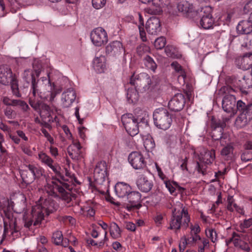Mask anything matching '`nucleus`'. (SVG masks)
<instances>
[{
    "label": "nucleus",
    "instance_id": "obj_1",
    "mask_svg": "<svg viewBox=\"0 0 252 252\" xmlns=\"http://www.w3.org/2000/svg\"><path fill=\"white\" fill-rule=\"evenodd\" d=\"M56 177L46 178V184L44 187V191L49 196L47 198L41 197L36 205L32 207L31 217H24L25 226L30 228L32 224L39 226L45 217L53 212L58 208L52 197L60 198L68 202L70 199V193L66 191L67 184L63 183L59 178H62L61 174Z\"/></svg>",
    "mask_w": 252,
    "mask_h": 252
},
{
    "label": "nucleus",
    "instance_id": "obj_2",
    "mask_svg": "<svg viewBox=\"0 0 252 252\" xmlns=\"http://www.w3.org/2000/svg\"><path fill=\"white\" fill-rule=\"evenodd\" d=\"M23 77L27 82L32 80L30 92L34 98H40L52 102L56 95L62 91L61 87L51 83L49 74L46 76L41 77L36 81L32 71L31 69H26L23 73Z\"/></svg>",
    "mask_w": 252,
    "mask_h": 252
},
{
    "label": "nucleus",
    "instance_id": "obj_3",
    "mask_svg": "<svg viewBox=\"0 0 252 252\" xmlns=\"http://www.w3.org/2000/svg\"><path fill=\"white\" fill-rule=\"evenodd\" d=\"M15 202L12 201V198L8 199H3L0 200V210H2L4 214L3 218L4 231L6 233L9 231L11 234L18 231L16 226V219L14 216L12 211L20 213V210L14 209L15 205H18L20 203L22 206V209H24L26 206V197L21 193H16Z\"/></svg>",
    "mask_w": 252,
    "mask_h": 252
},
{
    "label": "nucleus",
    "instance_id": "obj_4",
    "mask_svg": "<svg viewBox=\"0 0 252 252\" xmlns=\"http://www.w3.org/2000/svg\"><path fill=\"white\" fill-rule=\"evenodd\" d=\"M140 115H137L136 118L131 114H124L122 116V122L127 132L133 136L139 133L138 124L143 123L148 124V115L146 112L140 110Z\"/></svg>",
    "mask_w": 252,
    "mask_h": 252
},
{
    "label": "nucleus",
    "instance_id": "obj_5",
    "mask_svg": "<svg viewBox=\"0 0 252 252\" xmlns=\"http://www.w3.org/2000/svg\"><path fill=\"white\" fill-rule=\"evenodd\" d=\"M198 246V252H204L205 249L208 248L209 241L206 238H201L199 235H184L180 239L179 249L181 252H183L187 246L194 247Z\"/></svg>",
    "mask_w": 252,
    "mask_h": 252
},
{
    "label": "nucleus",
    "instance_id": "obj_6",
    "mask_svg": "<svg viewBox=\"0 0 252 252\" xmlns=\"http://www.w3.org/2000/svg\"><path fill=\"white\" fill-rule=\"evenodd\" d=\"M0 83L5 86L10 84L13 94L18 97L21 96L19 92L17 76L7 65L0 66Z\"/></svg>",
    "mask_w": 252,
    "mask_h": 252
},
{
    "label": "nucleus",
    "instance_id": "obj_7",
    "mask_svg": "<svg viewBox=\"0 0 252 252\" xmlns=\"http://www.w3.org/2000/svg\"><path fill=\"white\" fill-rule=\"evenodd\" d=\"M234 91L229 86H223L219 90V94L224 95L222 100V109L230 115H234L236 113V98L232 94Z\"/></svg>",
    "mask_w": 252,
    "mask_h": 252
},
{
    "label": "nucleus",
    "instance_id": "obj_8",
    "mask_svg": "<svg viewBox=\"0 0 252 252\" xmlns=\"http://www.w3.org/2000/svg\"><path fill=\"white\" fill-rule=\"evenodd\" d=\"M155 125L159 129L166 130L172 123V115L165 108H160L155 110L153 113Z\"/></svg>",
    "mask_w": 252,
    "mask_h": 252
},
{
    "label": "nucleus",
    "instance_id": "obj_9",
    "mask_svg": "<svg viewBox=\"0 0 252 252\" xmlns=\"http://www.w3.org/2000/svg\"><path fill=\"white\" fill-rule=\"evenodd\" d=\"M30 104L34 109L39 113L41 117L46 121L50 122L55 115L56 110L54 108L46 104L39 103L38 101L32 100L31 97L30 98Z\"/></svg>",
    "mask_w": 252,
    "mask_h": 252
},
{
    "label": "nucleus",
    "instance_id": "obj_10",
    "mask_svg": "<svg viewBox=\"0 0 252 252\" xmlns=\"http://www.w3.org/2000/svg\"><path fill=\"white\" fill-rule=\"evenodd\" d=\"M244 12L250 13L247 20L241 21L237 27V31L242 34H249L252 32V0L248 1L244 6Z\"/></svg>",
    "mask_w": 252,
    "mask_h": 252
},
{
    "label": "nucleus",
    "instance_id": "obj_11",
    "mask_svg": "<svg viewBox=\"0 0 252 252\" xmlns=\"http://www.w3.org/2000/svg\"><path fill=\"white\" fill-rule=\"evenodd\" d=\"M178 214L176 212V209H175L174 211L173 212V217L170 223L169 228L171 229H179L181 225V220L183 218H184L183 225L186 227L188 226L189 222L190 221L187 210L185 208H183L181 212H178Z\"/></svg>",
    "mask_w": 252,
    "mask_h": 252
},
{
    "label": "nucleus",
    "instance_id": "obj_12",
    "mask_svg": "<svg viewBox=\"0 0 252 252\" xmlns=\"http://www.w3.org/2000/svg\"><path fill=\"white\" fill-rule=\"evenodd\" d=\"M91 39L93 44L100 47L108 41V35L106 31L101 27L94 29L91 32Z\"/></svg>",
    "mask_w": 252,
    "mask_h": 252
},
{
    "label": "nucleus",
    "instance_id": "obj_13",
    "mask_svg": "<svg viewBox=\"0 0 252 252\" xmlns=\"http://www.w3.org/2000/svg\"><path fill=\"white\" fill-rule=\"evenodd\" d=\"M128 160L131 166L136 170L144 169L146 167L145 158L139 152H131L128 156Z\"/></svg>",
    "mask_w": 252,
    "mask_h": 252
},
{
    "label": "nucleus",
    "instance_id": "obj_14",
    "mask_svg": "<svg viewBox=\"0 0 252 252\" xmlns=\"http://www.w3.org/2000/svg\"><path fill=\"white\" fill-rule=\"evenodd\" d=\"M198 158L199 161H197V167L199 172H202L203 173L204 171L201 167L199 162H203L206 164L212 163L215 158V150L207 151L202 148V151L200 153V156H198Z\"/></svg>",
    "mask_w": 252,
    "mask_h": 252
},
{
    "label": "nucleus",
    "instance_id": "obj_15",
    "mask_svg": "<svg viewBox=\"0 0 252 252\" xmlns=\"http://www.w3.org/2000/svg\"><path fill=\"white\" fill-rule=\"evenodd\" d=\"M247 235L244 233L239 234L236 232H233L231 241L235 247L245 251H249L250 247L247 242Z\"/></svg>",
    "mask_w": 252,
    "mask_h": 252
},
{
    "label": "nucleus",
    "instance_id": "obj_16",
    "mask_svg": "<svg viewBox=\"0 0 252 252\" xmlns=\"http://www.w3.org/2000/svg\"><path fill=\"white\" fill-rule=\"evenodd\" d=\"M107 176V167L105 162H99L96 164L94 169V177L99 184L105 181Z\"/></svg>",
    "mask_w": 252,
    "mask_h": 252
},
{
    "label": "nucleus",
    "instance_id": "obj_17",
    "mask_svg": "<svg viewBox=\"0 0 252 252\" xmlns=\"http://www.w3.org/2000/svg\"><path fill=\"white\" fill-rule=\"evenodd\" d=\"M41 162L50 168L57 175H60L61 167L58 164L54 163V160L46 153L40 152L38 155Z\"/></svg>",
    "mask_w": 252,
    "mask_h": 252
},
{
    "label": "nucleus",
    "instance_id": "obj_18",
    "mask_svg": "<svg viewBox=\"0 0 252 252\" xmlns=\"http://www.w3.org/2000/svg\"><path fill=\"white\" fill-rule=\"evenodd\" d=\"M185 104V99L184 95L181 94H175L168 102V107L172 111H178L181 110Z\"/></svg>",
    "mask_w": 252,
    "mask_h": 252
},
{
    "label": "nucleus",
    "instance_id": "obj_19",
    "mask_svg": "<svg viewBox=\"0 0 252 252\" xmlns=\"http://www.w3.org/2000/svg\"><path fill=\"white\" fill-rule=\"evenodd\" d=\"M76 94L73 88L66 90L62 95V102L64 107H68L74 102Z\"/></svg>",
    "mask_w": 252,
    "mask_h": 252
},
{
    "label": "nucleus",
    "instance_id": "obj_20",
    "mask_svg": "<svg viewBox=\"0 0 252 252\" xmlns=\"http://www.w3.org/2000/svg\"><path fill=\"white\" fill-rule=\"evenodd\" d=\"M93 67L97 73L105 72L107 69L106 59L105 56L100 55L95 57L93 61Z\"/></svg>",
    "mask_w": 252,
    "mask_h": 252
},
{
    "label": "nucleus",
    "instance_id": "obj_21",
    "mask_svg": "<svg viewBox=\"0 0 252 252\" xmlns=\"http://www.w3.org/2000/svg\"><path fill=\"white\" fill-rule=\"evenodd\" d=\"M106 53L112 56H118L122 54L124 51L122 44L118 41H114L106 46Z\"/></svg>",
    "mask_w": 252,
    "mask_h": 252
},
{
    "label": "nucleus",
    "instance_id": "obj_22",
    "mask_svg": "<svg viewBox=\"0 0 252 252\" xmlns=\"http://www.w3.org/2000/svg\"><path fill=\"white\" fill-rule=\"evenodd\" d=\"M146 29L149 34H157L160 31L159 20L157 17L150 18L146 23Z\"/></svg>",
    "mask_w": 252,
    "mask_h": 252
},
{
    "label": "nucleus",
    "instance_id": "obj_23",
    "mask_svg": "<svg viewBox=\"0 0 252 252\" xmlns=\"http://www.w3.org/2000/svg\"><path fill=\"white\" fill-rule=\"evenodd\" d=\"M136 184L141 191L143 192L149 191L153 186L152 182L143 174H139L136 181Z\"/></svg>",
    "mask_w": 252,
    "mask_h": 252
},
{
    "label": "nucleus",
    "instance_id": "obj_24",
    "mask_svg": "<svg viewBox=\"0 0 252 252\" xmlns=\"http://www.w3.org/2000/svg\"><path fill=\"white\" fill-rule=\"evenodd\" d=\"M131 190L130 186L125 183L120 182L115 186V191L119 197L126 196Z\"/></svg>",
    "mask_w": 252,
    "mask_h": 252
},
{
    "label": "nucleus",
    "instance_id": "obj_25",
    "mask_svg": "<svg viewBox=\"0 0 252 252\" xmlns=\"http://www.w3.org/2000/svg\"><path fill=\"white\" fill-rule=\"evenodd\" d=\"M81 147L77 141H73L72 144L67 148V152L70 158L73 159H78L81 156Z\"/></svg>",
    "mask_w": 252,
    "mask_h": 252
},
{
    "label": "nucleus",
    "instance_id": "obj_26",
    "mask_svg": "<svg viewBox=\"0 0 252 252\" xmlns=\"http://www.w3.org/2000/svg\"><path fill=\"white\" fill-rule=\"evenodd\" d=\"M215 24L213 17L210 13L202 16L200 20V26L205 30L213 29Z\"/></svg>",
    "mask_w": 252,
    "mask_h": 252
},
{
    "label": "nucleus",
    "instance_id": "obj_27",
    "mask_svg": "<svg viewBox=\"0 0 252 252\" xmlns=\"http://www.w3.org/2000/svg\"><path fill=\"white\" fill-rule=\"evenodd\" d=\"M177 9L179 12L186 16H188L194 11L193 5L186 0L180 1L177 5Z\"/></svg>",
    "mask_w": 252,
    "mask_h": 252
},
{
    "label": "nucleus",
    "instance_id": "obj_28",
    "mask_svg": "<svg viewBox=\"0 0 252 252\" xmlns=\"http://www.w3.org/2000/svg\"><path fill=\"white\" fill-rule=\"evenodd\" d=\"M239 66L243 70H248L252 67V53L245 54L241 58Z\"/></svg>",
    "mask_w": 252,
    "mask_h": 252
},
{
    "label": "nucleus",
    "instance_id": "obj_29",
    "mask_svg": "<svg viewBox=\"0 0 252 252\" xmlns=\"http://www.w3.org/2000/svg\"><path fill=\"white\" fill-rule=\"evenodd\" d=\"M127 196L129 202L131 203L130 207H137L141 199L140 193L137 191H132L131 190Z\"/></svg>",
    "mask_w": 252,
    "mask_h": 252
},
{
    "label": "nucleus",
    "instance_id": "obj_30",
    "mask_svg": "<svg viewBox=\"0 0 252 252\" xmlns=\"http://www.w3.org/2000/svg\"><path fill=\"white\" fill-rule=\"evenodd\" d=\"M172 67L179 74L178 80L181 84H185L186 74L182 66L176 62H173L171 64Z\"/></svg>",
    "mask_w": 252,
    "mask_h": 252
},
{
    "label": "nucleus",
    "instance_id": "obj_31",
    "mask_svg": "<svg viewBox=\"0 0 252 252\" xmlns=\"http://www.w3.org/2000/svg\"><path fill=\"white\" fill-rule=\"evenodd\" d=\"M227 209L231 212L236 211L241 215L244 214L243 209L238 206L234 201L232 196H229L227 198Z\"/></svg>",
    "mask_w": 252,
    "mask_h": 252
},
{
    "label": "nucleus",
    "instance_id": "obj_32",
    "mask_svg": "<svg viewBox=\"0 0 252 252\" xmlns=\"http://www.w3.org/2000/svg\"><path fill=\"white\" fill-rule=\"evenodd\" d=\"M26 167L33 175L34 179L40 178L43 174L44 170L38 165L29 164L26 166Z\"/></svg>",
    "mask_w": 252,
    "mask_h": 252
},
{
    "label": "nucleus",
    "instance_id": "obj_33",
    "mask_svg": "<svg viewBox=\"0 0 252 252\" xmlns=\"http://www.w3.org/2000/svg\"><path fill=\"white\" fill-rule=\"evenodd\" d=\"M109 228L110 235L112 238L116 239L121 237V230L116 223L111 222L109 225Z\"/></svg>",
    "mask_w": 252,
    "mask_h": 252
},
{
    "label": "nucleus",
    "instance_id": "obj_34",
    "mask_svg": "<svg viewBox=\"0 0 252 252\" xmlns=\"http://www.w3.org/2000/svg\"><path fill=\"white\" fill-rule=\"evenodd\" d=\"M53 241L54 244L57 245H62L64 247L68 246V243L66 242V239L63 241V234L61 231H57L54 232L52 236Z\"/></svg>",
    "mask_w": 252,
    "mask_h": 252
},
{
    "label": "nucleus",
    "instance_id": "obj_35",
    "mask_svg": "<svg viewBox=\"0 0 252 252\" xmlns=\"http://www.w3.org/2000/svg\"><path fill=\"white\" fill-rule=\"evenodd\" d=\"M248 113H241V114L237 118L235 124L237 127L241 128L246 126L248 123L251 117H247Z\"/></svg>",
    "mask_w": 252,
    "mask_h": 252
},
{
    "label": "nucleus",
    "instance_id": "obj_36",
    "mask_svg": "<svg viewBox=\"0 0 252 252\" xmlns=\"http://www.w3.org/2000/svg\"><path fill=\"white\" fill-rule=\"evenodd\" d=\"M143 63L145 67L151 70L154 72H155L157 68V65L153 59L148 55H146L143 60Z\"/></svg>",
    "mask_w": 252,
    "mask_h": 252
},
{
    "label": "nucleus",
    "instance_id": "obj_37",
    "mask_svg": "<svg viewBox=\"0 0 252 252\" xmlns=\"http://www.w3.org/2000/svg\"><path fill=\"white\" fill-rule=\"evenodd\" d=\"M223 128L220 126H217L212 131V137L215 140H220L221 145H223V140L225 138L222 136Z\"/></svg>",
    "mask_w": 252,
    "mask_h": 252
},
{
    "label": "nucleus",
    "instance_id": "obj_38",
    "mask_svg": "<svg viewBox=\"0 0 252 252\" xmlns=\"http://www.w3.org/2000/svg\"><path fill=\"white\" fill-rule=\"evenodd\" d=\"M126 97L129 103H135L138 99V94L134 88L128 89L127 92Z\"/></svg>",
    "mask_w": 252,
    "mask_h": 252
},
{
    "label": "nucleus",
    "instance_id": "obj_39",
    "mask_svg": "<svg viewBox=\"0 0 252 252\" xmlns=\"http://www.w3.org/2000/svg\"><path fill=\"white\" fill-rule=\"evenodd\" d=\"M78 208H80V213L84 216L92 217L95 214L93 208L88 205L84 206H80L78 205L75 207V209Z\"/></svg>",
    "mask_w": 252,
    "mask_h": 252
},
{
    "label": "nucleus",
    "instance_id": "obj_40",
    "mask_svg": "<svg viewBox=\"0 0 252 252\" xmlns=\"http://www.w3.org/2000/svg\"><path fill=\"white\" fill-rule=\"evenodd\" d=\"M21 176L23 182L27 184L32 183L35 180L33 175L31 173L27 168L21 172Z\"/></svg>",
    "mask_w": 252,
    "mask_h": 252
},
{
    "label": "nucleus",
    "instance_id": "obj_41",
    "mask_svg": "<svg viewBox=\"0 0 252 252\" xmlns=\"http://www.w3.org/2000/svg\"><path fill=\"white\" fill-rule=\"evenodd\" d=\"M252 225V218L245 220L243 222H241L239 226L236 227L238 232L245 233L246 229Z\"/></svg>",
    "mask_w": 252,
    "mask_h": 252
},
{
    "label": "nucleus",
    "instance_id": "obj_42",
    "mask_svg": "<svg viewBox=\"0 0 252 252\" xmlns=\"http://www.w3.org/2000/svg\"><path fill=\"white\" fill-rule=\"evenodd\" d=\"M138 16L139 19L138 29L142 41H146L147 38L146 36V33L144 29V20L141 14L138 13Z\"/></svg>",
    "mask_w": 252,
    "mask_h": 252
},
{
    "label": "nucleus",
    "instance_id": "obj_43",
    "mask_svg": "<svg viewBox=\"0 0 252 252\" xmlns=\"http://www.w3.org/2000/svg\"><path fill=\"white\" fill-rule=\"evenodd\" d=\"M140 76L146 79V83L150 86H155L159 82V79L156 76H152V78L146 73L140 74Z\"/></svg>",
    "mask_w": 252,
    "mask_h": 252
},
{
    "label": "nucleus",
    "instance_id": "obj_44",
    "mask_svg": "<svg viewBox=\"0 0 252 252\" xmlns=\"http://www.w3.org/2000/svg\"><path fill=\"white\" fill-rule=\"evenodd\" d=\"M242 82V86L243 88H250L252 87V74L245 75L243 77Z\"/></svg>",
    "mask_w": 252,
    "mask_h": 252
},
{
    "label": "nucleus",
    "instance_id": "obj_45",
    "mask_svg": "<svg viewBox=\"0 0 252 252\" xmlns=\"http://www.w3.org/2000/svg\"><path fill=\"white\" fill-rule=\"evenodd\" d=\"M205 233L207 237L210 238L212 242L215 243L217 241L218 234L214 229L211 227L207 228Z\"/></svg>",
    "mask_w": 252,
    "mask_h": 252
},
{
    "label": "nucleus",
    "instance_id": "obj_46",
    "mask_svg": "<svg viewBox=\"0 0 252 252\" xmlns=\"http://www.w3.org/2000/svg\"><path fill=\"white\" fill-rule=\"evenodd\" d=\"M144 146L147 151L152 150L155 147V143L152 138H147L144 140Z\"/></svg>",
    "mask_w": 252,
    "mask_h": 252
},
{
    "label": "nucleus",
    "instance_id": "obj_47",
    "mask_svg": "<svg viewBox=\"0 0 252 252\" xmlns=\"http://www.w3.org/2000/svg\"><path fill=\"white\" fill-rule=\"evenodd\" d=\"M233 146L232 144H227L224 147L222 148L221 151V155L222 156H229L233 154Z\"/></svg>",
    "mask_w": 252,
    "mask_h": 252
},
{
    "label": "nucleus",
    "instance_id": "obj_48",
    "mask_svg": "<svg viewBox=\"0 0 252 252\" xmlns=\"http://www.w3.org/2000/svg\"><path fill=\"white\" fill-rule=\"evenodd\" d=\"M141 2L145 4H151L156 7H160L166 0H139Z\"/></svg>",
    "mask_w": 252,
    "mask_h": 252
},
{
    "label": "nucleus",
    "instance_id": "obj_49",
    "mask_svg": "<svg viewBox=\"0 0 252 252\" xmlns=\"http://www.w3.org/2000/svg\"><path fill=\"white\" fill-rule=\"evenodd\" d=\"M164 184L166 188L172 194L175 192L176 188L178 187L177 183L170 181H164Z\"/></svg>",
    "mask_w": 252,
    "mask_h": 252
},
{
    "label": "nucleus",
    "instance_id": "obj_50",
    "mask_svg": "<svg viewBox=\"0 0 252 252\" xmlns=\"http://www.w3.org/2000/svg\"><path fill=\"white\" fill-rule=\"evenodd\" d=\"M249 105L247 106L246 105L245 103L243 102L241 100H238L237 103V105L236 106V110H238L242 113H248V114H252V111L251 112H249L247 111V107Z\"/></svg>",
    "mask_w": 252,
    "mask_h": 252
},
{
    "label": "nucleus",
    "instance_id": "obj_51",
    "mask_svg": "<svg viewBox=\"0 0 252 252\" xmlns=\"http://www.w3.org/2000/svg\"><path fill=\"white\" fill-rule=\"evenodd\" d=\"M165 44V38L163 36H161L155 40L154 45L157 49H161L162 48L164 47Z\"/></svg>",
    "mask_w": 252,
    "mask_h": 252
},
{
    "label": "nucleus",
    "instance_id": "obj_52",
    "mask_svg": "<svg viewBox=\"0 0 252 252\" xmlns=\"http://www.w3.org/2000/svg\"><path fill=\"white\" fill-rule=\"evenodd\" d=\"M93 7L95 9L103 8L106 3V0H92Z\"/></svg>",
    "mask_w": 252,
    "mask_h": 252
},
{
    "label": "nucleus",
    "instance_id": "obj_53",
    "mask_svg": "<svg viewBox=\"0 0 252 252\" xmlns=\"http://www.w3.org/2000/svg\"><path fill=\"white\" fill-rule=\"evenodd\" d=\"M176 49L173 46L168 45L165 48V52L169 57L175 58L176 57Z\"/></svg>",
    "mask_w": 252,
    "mask_h": 252
},
{
    "label": "nucleus",
    "instance_id": "obj_54",
    "mask_svg": "<svg viewBox=\"0 0 252 252\" xmlns=\"http://www.w3.org/2000/svg\"><path fill=\"white\" fill-rule=\"evenodd\" d=\"M150 48L145 44H141L137 48V53L138 54L142 56L145 53H148L150 52Z\"/></svg>",
    "mask_w": 252,
    "mask_h": 252
},
{
    "label": "nucleus",
    "instance_id": "obj_55",
    "mask_svg": "<svg viewBox=\"0 0 252 252\" xmlns=\"http://www.w3.org/2000/svg\"><path fill=\"white\" fill-rule=\"evenodd\" d=\"M190 233L189 234L192 235H199L200 232V226L197 223L194 224H191L189 226Z\"/></svg>",
    "mask_w": 252,
    "mask_h": 252
},
{
    "label": "nucleus",
    "instance_id": "obj_56",
    "mask_svg": "<svg viewBox=\"0 0 252 252\" xmlns=\"http://www.w3.org/2000/svg\"><path fill=\"white\" fill-rule=\"evenodd\" d=\"M14 106H18L23 111H26L29 108L28 105L24 101L15 100Z\"/></svg>",
    "mask_w": 252,
    "mask_h": 252
},
{
    "label": "nucleus",
    "instance_id": "obj_57",
    "mask_svg": "<svg viewBox=\"0 0 252 252\" xmlns=\"http://www.w3.org/2000/svg\"><path fill=\"white\" fill-rule=\"evenodd\" d=\"M242 161L247 162L252 159V153L249 151H245L241 155Z\"/></svg>",
    "mask_w": 252,
    "mask_h": 252
},
{
    "label": "nucleus",
    "instance_id": "obj_58",
    "mask_svg": "<svg viewBox=\"0 0 252 252\" xmlns=\"http://www.w3.org/2000/svg\"><path fill=\"white\" fill-rule=\"evenodd\" d=\"M22 151L26 155L31 156L32 155V152L30 149V147L25 145L22 144L21 146Z\"/></svg>",
    "mask_w": 252,
    "mask_h": 252
},
{
    "label": "nucleus",
    "instance_id": "obj_59",
    "mask_svg": "<svg viewBox=\"0 0 252 252\" xmlns=\"http://www.w3.org/2000/svg\"><path fill=\"white\" fill-rule=\"evenodd\" d=\"M125 226L128 230L131 231H134L136 230V224L130 221L126 222Z\"/></svg>",
    "mask_w": 252,
    "mask_h": 252
},
{
    "label": "nucleus",
    "instance_id": "obj_60",
    "mask_svg": "<svg viewBox=\"0 0 252 252\" xmlns=\"http://www.w3.org/2000/svg\"><path fill=\"white\" fill-rule=\"evenodd\" d=\"M2 101L7 105L14 106L15 99H11L8 97L4 96L3 97Z\"/></svg>",
    "mask_w": 252,
    "mask_h": 252
},
{
    "label": "nucleus",
    "instance_id": "obj_61",
    "mask_svg": "<svg viewBox=\"0 0 252 252\" xmlns=\"http://www.w3.org/2000/svg\"><path fill=\"white\" fill-rule=\"evenodd\" d=\"M163 220V216L161 214H158L155 218V221L157 225H160Z\"/></svg>",
    "mask_w": 252,
    "mask_h": 252
},
{
    "label": "nucleus",
    "instance_id": "obj_62",
    "mask_svg": "<svg viewBox=\"0 0 252 252\" xmlns=\"http://www.w3.org/2000/svg\"><path fill=\"white\" fill-rule=\"evenodd\" d=\"M5 115L9 119H12L13 117V110L9 107H7L5 110Z\"/></svg>",
    "mask_w": 252,
    "mask_h": 252
},
{
    "label": "nucleus",
    "instance_id": "obj_63",
    "mask_svg": "<svg viewBox=\"0 0 252 252\" xmlns=\"http://www.w3.org/2000/svg\"><path fill=\"white\" fill-rule=\"evenodd\" d=\"M49 150L50 154L54 157L56 158L58 155V150L56 147L50 146Z\"/></svg>",
    "mask_w": 252,
    "mask_h": 252
},
{
    "label": "nucleus",
    "instance_id": "obj_64",
    "mask_svg": "<svg viewBox=\"0 0 252 252\" xmlns=\"http://www.w3.org/2000/svg\"><path fill=\"white\" fill-rule=\"evenodd\" d=\"M11 11L13 13H15L16 12L17 9L19 8V4L16 1V0H13V2L11 4Z\"/></svg>",
    "mask_w": 252,
    "mask_h": 252
}]
</instances>
